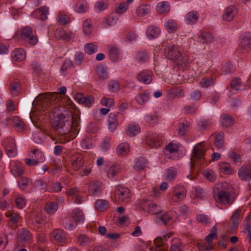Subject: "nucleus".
Here are the masks:
<instances>
[{
  "label": "nucleus",
  "mask_w": 251,
  "mask_h": 251,
  "mask_svg": "<svg viewBox=\"0 0 251 251\" xmlns=\"http://www.w3.org/2000/svg\"><path fill=\"white\" fill-rule=\"evenodd\" d=\"M160 33V30L159 28L151 26L148 28L146 34L150 39H151L157 37Z\"/></svg>",
  "instance_id": "5701e85b"
},
{
  "label": "nucleus",
  "mask_w": 251,
  "mask_h": 251,
  "mask_svg": "<svg viewBox=\"0 0 251 251\" xmlns=\"http://www.w3.org/2000/svg\"><path fill=\"white\" fill-rule=\"evenodd\" d=\"M165 55L170 60L176 61L180 57L181 53L178 48L175 45L167 47L164 51Z\"/></svg>",
  "instance_id": "9d476101"
},
{
  "label": "nucleus",
  "mask_w": 251,
  "mask_h": 251,
  "mask_svg": "<svg viewBox=\"0 0 251 251\" xmlns=\"http://www.w3.org/2000/svg\"><path fill=\"white\" fill-rule=\"evenodd\" d=\"M34 185L35 188L41 191H45L47 190V185L46 182L42 179H37L35 181Z\"/></svg>",
  "instance_id": "052dcab7"
},
{
  "label": "nucleus",
  "mask_w": 251,
  "mask_h": 251,
  "mask_svg": "<svg viewBox=\"0 0 251 251\" xmlns=\"http://www.w3.org/2000/svg\"><path fill=\"white\" fill-rule=\"evenodd\" d=\"M137 79L146 84H148L152 81V77L149 73L145 71H142L137 75Z\"/></svg>",
  "instance_id": "6ab92c4d"
},
{
  "label": "nucleus",
  "mask_w": 251,
  "mask_h": 251,
  "mask_svg": "<svg viewBox=\"0 0 251 251\" xmlns=\"http://www.w3.org/2000/svg\"><path fill=\"white\" fill-rule=\"evenodd\" d=\"M222 70L226 74H229L233 72L234 68L230 62H226L222 63Z\"/></svg>",
  "instance_id": "680f3d73"
},
{
  "label": "nucleus",
  "mask_w": 251,
  "mask_h": 251,
  "mask_svg": "<svg viewBox=\"0 0 251 251\" xmlns=\"http://www.w3.org/2000/svg\"><path fill=\"white\" fill-rule=\"evenodd\" d=\"M72 218L76 223L82 222L84 219L82 211L79 209H74L72 213Z\"/></svg>",
  "instance_id": "c9c22d12"
},
{
  "label": "nucleus",
  "mask_w": 251,
  "mask_h": 251,
  "mask_svg": "<svg viewBox=\"0 0 251 251\" xmlns=\"http://www.w3.org/2000/svg\"><path fill=\"white\" fill-rule=\"evenodd\" d=\"M147 142L151 148H157L161 144L160 137L156 133H152L147 136Z\"/></svg>",
  "instance_id": "4468645a"
},
{
  "label": "nucleus",
  "mask_w": 251,
  "mask_h": 251,
  "mask_svg": "<svg viewBox=\"0 0 251 251\" xmlns=\"http://www.w3.org/2000/svg\"><path fill=\"white\" fill-rule=\"evenodd\" d=\"M220 169L226 174L231 175L233 173V170L230 165L226 162L221 163L219 165Z\"/></svg>",
  "instance_id": "13d9d810"
},
{
  "label": "nucleus",
  "mask_w": 251,
  "mask_h": 251,
  "mask_svg": "<svg viewBox=\"0 0 251 251\" xmlns=\"http://www.w3.org/2000/svg\"><path fill=\"white\" fill-rule=\"evenodd\" d=\"M221 123L225 128L231 126L234 123V119L230 115L223 114L221 116Z\"/></svg>",
  "instance_id": "dca6fc26"
},
{
  "label": "nucleus",
  "mask_w": 251,
  "mask_h": 251,
  "mask_svg": "<svg viewBox=\"0 0 251 251\" xmlns=\"http://www.w3.org/2000/svg\"><path fill=\"white\" fill-rule=\"evenodd\" d=\"M58 207V205L56 202L50 201L46 204L44 209L49 214H53L57 211Z\"/></svg>",
  "instance_id": "bb28decb"
},
{
  "label": "nucleus",
  "mask_w": 251,
  "mask_h": 251,
  "mask_svg": "<svg viewBox=\"0 0 251 251\" xmlns=\"http://www.w3.org/2000/svg\"><path fill=\"white\" fill-rule=\"evenodd\" d=\"M75 9L78 13H84L88 9L87 2L85 0H79L76 3Z\"/></svg>",
  "instance_id": "393cba45"
},
{
  "label": "nucleus",
  "mask_w": 251,
  "mask_h": 251,
  "mask_svg": "<svg viewBox=\"0 0 251 251\" xmlns=\"http://www.w3.org/2000/svg\"><path fill=\"white\" fill-rule=\"evenodd\" d=\"M172 236V233H169L164 235L162 237H158L154 239V247L151 248L153 250L154 248V251H167L168 249V239Z\"/></svg>",
  "instance_id": "0eeeda50"
},
{
  "label": "nucleus",
  "mask_w": 251,
  "mask_h": 251,
  "mask_svg": "<svg viewBox=\"0 0 251 251\" xmlns=\"http://www.w3.org/2000/svg\"><path fill=\"white\" fill-rule=\"evenodd\" d=\"M55 36L58 39L69 41L73 38V34L66 32L64 30L59 29L55 31Z\"/></svg>",
  "instance_id": "412c9836"
},
{
  "label": "nucleus",
  "mask_w": 251,
  "mask_h": 251,
  "mask_svg": "<svg viewBox=\"0 0 251 251\" xmlns=\"http://www.w3.org/2000/svg\"><path fill=\"white\" fill-rule=\"evenodd\" d=\"M26 200L25 198L23 196H19L15 199V203L16 206L19 208L22 209L25 205Z\"/></svg>",
  "instance_id": "774afa93"
},
{
  "label": "nucleus",
  "mask_w": 251,
  "mask_h": 251,
  "mask_svg": "<svg viewBox=\"0 0 251 251\" xmlns=\"http://www.w3.org/2000/svg\"><path fill=\"white\" fill-rule=\"evenodd\" d=\"M70 117H71L72 123L70 124L71 130L70 133H71V134L69 135V136L71 140L74 138L80 130V118L78 114H73L72 113V115L69 117V119Z\"/></svg>",
  "instance_id": "6e6552de"
},
{
  "label": "nucleus",
  "mask_w": 251,
  "mask_h": 251,
  "mask_svg": "<svg viewBox=\"0 0 251 251\" xmlns=\"http://www.w3.org/2000/svg\"><path fill=\"white\" fill-rule=\"evenodd\" d=\"M236 14L235 8L233 6L227 7L223 15V19L225 21L230 22L232 20Z\"/></svg>",
  "instance_id": "2eb2a0df"
},
{
  "label": "nucleus",
  "mask_w": 251,
  "mask_h": 251,
  "mask_svg": "<svg viewBox=\"0 0 251 251\" xmlns=\"http://www.w3.org/2000/svg\"><path fill=\"white\" fill-rule=\"evenodd\" d=\"M84 50L87 54H92L97 51V48L92 43H88L84 46Z\"/></svg>",
  "instance_id": "69168bd1"
},
{
  "label": "nucleus",
  "mask_w": 251,
  "mask_h": 251,
  "mask_svg": "<svg viewBox=\"0 0 251 251\" xmlns=\"http://www.w3.org/2000/svg\"><path fill=\"white\" fill-rule=\"evenodd\" d=\"M54 239L57 242H63L66 238L64 231L60 229L55 230L52 233Z\"/></svg>",
  "instance_id": "b1692460"
},
{
  "label": "nucleus",
  "mask_w": 251,
  "mask_h": 251,
  "mask_svg": "<svg viewBox=\"0 0 251 251\" xmlns=\"http://www.w3.org/2000/svg\"><path fill=\"white\" fill-rule=\"evenodd\" d=\"M74 98L79 103L87 107H90L94 102V97L90 95L84 97L82 94L77 93L75 95Z\"/></svg>",
  "instance_id": "f8f14e48"
},
{
  "label": "nucleus",
  "mask_w": 251,
  "mask_h": 251,
  "mask_svg": "<svg viewBox=\"0 0 251 251\" xmlns=\"http://www.w3.org/2000/svg\"><path fill=\"white\" fill-rule=\"evenodd\" d=\"M147 205L148 207L147 211L151 214H156V216H157L162 210L160 206L154 203L150 202V203H148V202Z\"/></svg>",
  "instance_id": "c85d7f7f"
},
{
  "label": "nucleus",
  "mask_w": 251,
  "mask_h": 251,
  "mask_svg": "<svg viewBox=\"0 0 251 251\" xmlns=\"http://www.w3.org/2000/svg\"><path fill=\"white\" fill-rule=\"evenodd\" d=\"M213 40L212 35L208 32L201 33L198 37V41L202 43L208 44Z\"/></svg>",
  "instance_id": "7c9ffc66"
},
{
  "label": "nucleus",
  "mask_w": 251,
  "mask_h": 251,
  "mask_svg": "<svg viewBox=\"0 0 251 251\" xmlns=\"http://www.w3.org/2000/svg\"><path fill=\"white\" fill-rule=\"evenodd\" d=\"M204 176L210 181L213 182L216 178V175L214 172L210 169H206L203 172Z\"/></svg>",
  "instance_id": "0e129e2a"
},
{
  "label": "nucleus",
  "mask_w": 251,
  "mask_h": 251,
  "mask_svg": "<svg viewBox=\"0 0 251 251\" xmlns=\"http://www.w3.org/2000/svg\"><path fill=\"white\" fill-rule=\"evenodd\" d=\"M251 49V33H245L240 37V43L237 51L240 53H246Z\"/></svg>",
  "instance_id": "39448f33"
},
{
  "label": "nucleus",
  "mask_w": 251,
  "mask_h": 251,
  "mask_svg": "<svg viewBox=\"0 0 251 251\" xmlns=\"http://www.w3.org/2000/svg\"><path fill=\"white\" fill-rule=\"evenodd\" d=\"M72 218H66L63 222L65 228L67 230H71L76 227L77 223Z\"/></svg>",
  "instance_id": "37998d69"
},
{
  "label": "nucleus",
  "mask_w": 251,
  "mask_h": 251,
  "mask_svg": "<svg viewBox=\"0 0 251 251\" xmlns=\"http://www.w3.org/2000/svg\"><path fill=\"white\" fill-rule=\"evenodd\" d=\"M215 83V80L212 77L203 78L200 82V85L203 87H208L213 85Z\"/></svg>",
  "instance_id": "6e6d98bb"
},
{
  "label": "nucleus",
  "mask_w": 251,
  "mask_h": 251,
  "mask_svg": "<svg viewBox=\"0 0 251 251\" xmlns=\"http://www.w3.org/2000/svg\"><path fill=\"white\" fill-rule=\"evenodd\" d=\"M7 217L9 218L8 220L9 224H16L20 219V216L17 213L14 212H7L5 214Z\"/></svg>",
  "instance_id": "2f4dec72"
},
{
  "label": "nucleus",
  "mask_w": 251,
  "mask_h": 251,
  "mask_svg": "<svg viewBox=\"0 0 251 251\" xmlns=\"http://www.w3.org/2000/svg\"><path fill=\"white\" fill-rule=\"evenodd\" d=\"M114 197L116 201L128 202L130 199L129 190L125 187H117L114 190Z\"/></svg>",
  "instance_id": "423d86ee"
},
{
  "label": "nucleus",
  "mask_w": 251,
  "mask_h": 251,
  "mask_svg": "<svg viewBox=\"0 0 251 251\" xmlns=\"http://www.w3.org/2000/svg\"><path fill=\"white\" fill-rule=\"evenodd\" d=\"M136 101L140 104H143L149 100V93L145 91L139 94L136 97Z\"/></svg>",
  "instance_id": "79ce46f5"
},
{
  "label": "nucleus",
  "mask_w": 251,
  "mask_h": 251,
  "mask_svg": "<svg viewBox=\"0 0 251 251\" xmlns=\"http://www.w3.org/2000/svg\"><path fill=\"white\" fill-rule=\"evenodd\" d=\"M38 156L39 157L38 159L34 160L32 158H25V163L26 165L28 166H36L38 164V163L43 162V157L42 156V154L38 152Z\"/></svg>",
  "instance_id": "a18cd8bd"
},
{
  "label": "nucleus",
  "mask_w": 251,
  "mask_h": 251,
  "mask_svg": "<svg viewBox=\"0 0 251 251\" xmlns=\"http://www.w3.org/2000/svg\"><path fill=\"white\" fill-rule=\"evenodd\" d=\"M119 167L117 165L111 166L108 170L107 176L109 178H112L114 177L119 172Z\"/></svg>",
  "instance_id": "338daca9"
},
{
  "label": "nucleus",
  "mask_w": 251,
  "mask_h": 251,
  "mask_svg": "<svg viewBox=\"0 0 251 251\" xmlns=\"http://www.w3.org/2000/svg\"><path fill=\"white\" fill-rule=\"evenodd\" d=\"M56 110H52L53 115L52 117L50 118V123L53 129L65 138L64 141H61V143H64L70 140L69 134L71 128L69 117L72 115V112L67 108L59 113H57Z\"/></svg>",
  "instance_id": "f257e3e1"
},
{
  "label": "nucleus",
  "mask_w": 251,
  "mask_h": 251,
  "mask_svg": "<svg viewBox=\"0 0 251 251\" xmlns=\"http://www.w3.org/2000/svg\"><path fill=\"white\" fill-rule=\"evenodd\" d=\"M109 55L110 60L113 62L118 60L119 51L116 47H110L109 48Z\"/></svg>",
  "instance_id": "e433bc0d"
},
{
  "label": "nucleus",
  "mask_w": 251,
  "mask_h": 251,
  "mask_svg": "<svg viewBox=\"0 0 251 251\" xmlns=\"http://www.w3.org/2000/svg\"><path fill=\"white\" fill-rule=\"evenodd\" d=\"M177 217V213L174 210L163 212L162 210L155 217L156 222L161 225H167L170 222H174Z\"/></svg>",
  "instance_id": "20e7f679"
},
{
  "label": "nucleus",
  "mask_w": 251,
  "mask_h": 251,
  "mask_svg": "<svg viewBox=\"0 0 251 251\" xmlns=\"http://www.w3.org/2000/svg\"><path fill=\"white\" fill-rule=\"evenodd\" d=\"M32 28L28 26L24 27L21 32L22 37L26 41H27L28 37L32 35Z\"/></svg>",
  "instance_id": "4d7b16f0"
},
{
  "label": "nucleus",
  "mask_w": 251,
  "mask_h": 251,
  "mask_svg": "<svg viewBox=\"0 0 251 251\" xmlns=\"http://www.w3.org/2000/svg\"><path fill=\"white\" fill-rule=\"evenodd\" d=\"M171 251H181V244L178 238H174L171 241Z\"/></svg>",
  "instance_id": "864d4df0"
},
{
  "label": "nucleus",
  "mask_w": 251,
  "mask_h": 251,
  "mask_svg": "<svg viewBox=\"0 0 251 251\" xmlns=\"http://www.w3.org/2000/svg\"><path fill=\"white\" fill-rule=\"evenodd\" d=\"M25 58V52L22 49H16L13 52V58L18 61H21Z\"/></svg>",
  "instance_id": "473e14b6"
},
{
  "label": "nucleus",
  "mask_w": 251,
  "mask_h": 251,
  "mask_svg": "<svg viewBox=\"0 0 251 251\" xmlns=\"http://www.w3.org/2000/svg\"><path fill=\"white\" fill-rule=\"evenodd\" d=\"M37 12H38L40 19L41 20L45 21L47 19V14L49 12V8L46 6H41L37 9Z\"/></svg>",
  "instance_id": "5fc2aeb1"
},
{
  "label": "nucleus",
  "mask_w": 251,
  "mask_h": 251,
  "mask_svg": "<svg viewBox=\"0 0 251 251\" xmlns=\"http://www.w3.org/2000/svg\"><path fill=\"white\" fill-rule=\"evenodd\" d=\"M24 170V166L22 165L17 164L12 167L11 172L14 176L21 177L23 174Z\"/></svg>",
  "instance_id": "c756f323"
},
{
  "label": "nucleus",
  "mask_w": 251,
  "mask_h": 251,
  "mask_svg": "<svg viewBox=\"0 0 251 251\" xmlns=\"http://www.w3.org/2000/svg\"><path fill=\"white\" fill-rule=\"evenodd\" d=\"M5 151L9 157H12L17 154V148L15 143L9 142L5 146Z\"/></svg>",
  "instance_id": "4be33fe9"
},
{
  "label": "nucleus",
  "mask_w": 251,
  "mask_h": 251,
  "mask_svg": "<svg viewBox=\"0 0 251 251\" xmlns=\"http://www.w3.org/2000/svg\"><path fill=\"white\" fill-rule=\"evenodd\" d=\"M165 28L169 33L176 31L177 29L176 22L173 20H169L165 25Z\"/></svg>",
  "instance_id": "3c124183"
},
{
  "label": "nucleus",
  "mask_w": 251,
  "mask_h": 251,
  "mask_svg": "<svg viewBox=\"0 0 251 251\" xmlns=\"http://www.w3.org/2000/svg\"><path fill=\"white\" fill-rule=\"evenodd\" d=\"M150 9L147 5H141L138 7L136 12L138 16H144L150 12Z\"/></svg>",
  "instance_id": "e2e57ef3"
},
{
  "label": "nucleus",
  "mask_w": 251,
  "mask_h": 251,
  "mask_svg": "<svg viewBox=\"0 0 251 251\" xmlns=\"http://www.w3.org/2000/svg\"><path fill=\"white\" fill-rule=\"evenodd\" d=\"M129 150V145L127 143H123L119 144L116 149L118 155H125L128 152Z\"/></svg>",
  "instance_id": "4c0bfd02"
},
{
  "label": "nucleus",
  "mask_w": 251,
  "mask_h": 251,
  "mask_svg": "<svg viewBox=\"0 0 251 251\" xmlns=\"http://www.w3.org/2000/svg\"><path fill=\"white\" fill-rule=\"evenodd\" d=\"M13 126L19 132L23 131L25 129V124L20 118L17 117H14L12 120Z\"/></svg>",
  "instance_id": "58836bf2"
},
{
  "label": "nucleus",
  "mask_w": 251,
  "mask_h": 251,
  "mask_svg": "<svg viewBox=\"0 0 251 251\" xmlns=\"http://www.w3.org/2000/svg\"><path fill=\"white\" fill-rule=\"evenodd\" d=\"M199 19V13L197 11H190L185 16V20L188 24H195Z\"/></svg>",
  "instance_id": "a211bd4d"
},
{
  "label": "nucleus",
  "mask_w": 251,
  "mask_h": 251,
  "mask_svg": "<svg viewBox=\"0 0 251 251\" xmlns=\"http://www.w3.org/2000/svg\"><path fill=\"white\" fill-rule=\"evenodd\" d=\"M241 209H236L232 214V215L230 217V220L232 223V229H236L238 227L239 222L240 219V214L241 213Z\"/></svg>",
  "instance_id": "aec40b11"
},
{
  "label": "nucleus",
  "mask_w": 251,
  "mask_h": 251,
  "mask_svg": "<svg viewBox=\"0 0 251 251\" xmlns=\"http://www.w3.org/2000/svg\"><path fill=\"white\" fill-rule=\"evenodd\" d=\"M174 62L176 63V65L178 68L183 69L187 65L188 59L186 56H182L180 55V57H178V59Z\"/></svg>",
  "instance_id": "603ef678"
},
{
  "label": "nucleus",
  "mask_w": 251,
  "mask_h": 251,
  "mask_svg": "<svg viewBox=\"0 0 251 251\" xmlns=\"http://www.w3.org/2000/svg\"><path fill=\"white\" fill-rule=\"evenodd\" d=\"M140 132V127L137 125H129L128 126L127 134L129 136H133Z\"/></svg>",
  "instance_id": "f704fd0d"
},
{
  "label": "nucleus",
  "mask_w": 251,
  "mask_h": 251,
  "mask_svg": "<svg viewBox=\"0 0 251 251\" xmlns=\"http://www.w3.org/2000/svg\"><path fill=\"white\" fill-rule=\"evenodd\" d=\"M206 151V149L203 142L199 143L194 146L193 155L191 157V163L192 166L197 164L201 165Z\"/></svg>",
  "instance_id": "7ed1b4c3"
},
{
  "label": "nucleus",
  "mask_w": 251,
  "mask_h": 251,
  "mask_svg": "<svg viewBox=\"0 0 251 251\" xmlns=\"http://www.w3.org/2000/svg\"><path fill=\"white\" fill-rule=\"evenodd\" d=\"M173 195L175 197L176 201L182 200L186 197V191L183 186L177 185L174 188Z\"/></svg>",
  "instance_id": "ddd939ff"
},
{
  "label": "nucleus",
  "mask_w": 251,
  "mask_h": 251,
  "mask_svg": "<svg viewBox=\"0 0 251 251\" xmlns=\"http://www.w3.org/2000/svg\"><path fill=\"white\" fill-rule=\"evenodd\" d=\"M170 9V5L168 2L163 1L157 4V10L160 13L168 12Z\"/></svg>",
  "instance_id": "09e8293b"
},
{
  "label": "nucleus",
  "mask_w": 251,
  "mask_h": 251,
  "mask_svg": "<svg viewBox=\"0 0 251 251\" xmlns=\"http://www.w3.org/2000/svg\"><path fill=\"white\" fill-rule=\"evenodd\" d=\"M231 88L234 90H241L245 88L244 85L241 82L240 80L238 78H234L232 80L230 83Z\"/></svg>",
  "instance_id": "c03bdc74"
},
{
  "label": "nucleus",
  "mask_w": 251,
  "mask_h": 251,
  "mask_svg": "<svg viewBox=\"0 0 251 251\" xmlns=\"http://www.w3.org/2000/svg\"><path fill=\"white\" fill-rule=\"evenodd\" d=\"M238 176L242 181H250L251 180V165L241 166L238 170Z\"/></svg>",
  "instance_id": "9b49d317"
},
{
  "label": "nucleus",
  "mask_w": 251,
  "mask_h": 251,
  "mask_svg": "<svg viewBox=\"0 0 251 251\" xmlns=\"http://www.w3.org/2000/svg\"><path fill=\"white\" fill-rule=\"evenodd\" d=\"M177 173V170L176 168L171 167L166 170V177L168 180H172L176 177Z\"/></svg>",
  "instance_id": "bf43d9fd"
},
{
  "label": "nucleus",
  "mask_w": 251,
  "mask_h": 251,
  "mask_svg": "<svg viewBox=\"0 0 251 251\" xmlns=\"http://www.w3.org/2000/svg\"><path fill=\"white\" fill-rule=\"evenodd\" d=\"M17 182L19 188L24 190L27 185L32 183V181L30 178L22 176L19 178Z\"/></svg>",
  "instance_id": "ea45409f"
},
{
  "label": "nucleus",
  "mask_w": 251,
  "mask_h": 251,
  "mask_svg": "<svg viewBox=\"0 0 251 251\" xmlns=\"http://www.w3.org/2000/svg\"><path fill=\"white\" fill-rule=\"evenodd\" d=\"M71 162L72 167L74 171H77L79 170L80 168L82 167L84 163L83 158L79 154H77L72 159Z\"/></svg>",
  "instance_id": "f3484780"
},
{
  "label": "nucleus",
  "mask_w": 251,
  "mask_h": 251,
  "mask_svg": "<svg viewBox=\"0 0 251 251\" xmlns=\"http://www.w3.org/2000/svg\"><path fill=\"white\" fill-rule=\"evenodd\" d=\"M95 207L99 211H104L108 207V202L104 200H98L95 202Z\"/></svg>",
  "instance_id": "8fccbe9b"
},
{
  "label": "nucleus",
  "mask_w": 251,
  "mask_h": 251,
  "mask_svg": "<svg viewBox=\"0 0 251 251\" xmlns=\"http://www.w3.org/2000/svg\"><path fill=\"white\" fill-rule=\"evenodd\" d=\"M224 143V133L221 131L218 133L215 138L214 145L218 149H222Z\"/></svg>",
  "instance_id": "cd10ccee"
},
{
  "label": "nucleus",
  "mask_w": 251,
  "mask_h": 251,
  "mask_svg": "<svg viewBox=\"0 0 251 251\" xmlns=\"http://www.w3.org/2000/svg\"><path fill=\"white\" fill-rule=\"evenodd\" d=\"M88 193L91 196L100 195L102 190V183L99 180H92L88 183Z\"/></svg>",
  "instance_id": "1a4fd4ad"
},
{
  "label": "nucleus",
  "mask_w": 251,
  "mask_h": 251,
  "mask_svg": "<svg viewBox=\"0 0 251 251\" xmlns=\"http://www.w3.org/2000/svg\"><path fill=\"white\" fill-rule=\"evenodd\" d=\"M189 126L190 123L188 121L181 123L179 125L178 129V134L179 136H184L186 132L188 130Z\"/></svg>",
  "instance_id": "de8ad7c7"
},
{
  "label": "nucleus",
  "mask_w": 251,
  "mask_h": 251,
  "mask_svg": "<svg viewBox=\"0 0 251 251\" xmlns=\"http://www.w3.org/2000/svg\"><path fill=\"white\" fill-rule=\"evenodd\" d=\"M32 235L29 231L23 229L19 234V238L23 242H27L31 239Z\"/></svg>",
  "instance_id": "49530a36"
},
{
  "label": "nucleus",
  "mask_w": 251,
  "mask_h": 251,
  "mask_svg": "<svg viewBox=\"0 0 251 251\" xmlns=\"http://www.w3.org/2000/svg\"><path fill=\"white\" fill-rule=\"evenodd\" d=\"M9 91L11 94L13 96H17L19 95L21 90V84L18 81H15L10 85L9 88Z\"/></svg>",
  "instance_id": "72a5a7b5"
},
{
  "label": "nucleus",
  "mask_w": 251,
  "mask_h": 251,
  "mask_svg": "<svg viewBox=\"0 0 251 251\" xmlns=\"http://www.w3.org/2000/svg\"><path fill=\"white\" fill-rule=\"evenodd\" d=\"M177 149L178 148L176 145L173 144L172 143L170 142L168 145L166 146L163 152L166 156L170 157L169 154L176 152Z\"/></svg>",
  "instance_id": "a19ab883"
},
{
  "label": "nucleus",
  "mask_w": 251,
  "mask_h": 251,
  "mask_svg": "<svg viewBox=\"0 0 251 251\" xmlns=\"http://www.w3.org/2000/svg\"><path fill=\"white\" fill-rule=\"evenodd\" d=\"M213 195L216 201L222 204H231L234 201L231 197L228 185L226 182L217 184L213 189Z\"/></svg>",
  "instance_id": "f03ea898"
},
{
  "label": "nucleus",
  "mask_w": 251,
  "mask_h": 251,
  "mask_svg": "<svg viewBox=\"0 0 251 251\" xmlns=\"http://www.w3.org/2000/svg\"><path fill=\"white\" fill-rule=\"evenodd\" d=\"M96 72L99 76L102 79H105L108 77L107 68L103 65H99L97 66Z\"/></svg>",
  "instance_id": "a878e982"
}]
</instances>
